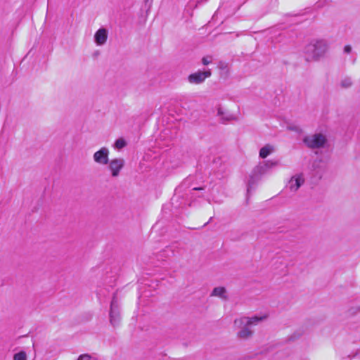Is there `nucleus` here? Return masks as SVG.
Here are the masks:
<instances>
[{"label": "nucleus", "instance_id": "nucleus-1", "mask_svg": "<svg viewBox=\"0 0 360 360\" xmlns=\"http://www.w3.org/2000/svg\"><path fill=\"white\" fill-rule=\"evenodd\" d=\"M327 48V44L323 40H319L309 44L304 49L306 60H318L324 55Z\"/></svg>", "mask_w": 360, "mask_h": 360}, {"label": "nucleus", "instance_id": "nucleus-2", "mask_svg": "<svg viewBox=\"0 0 360 360\" xmlns=\"http://www.w3.org/2000/svg\"><path fill=\"white\" fill-rule=\"evenodd\" d=\"M303 143L311 149L323 148L327 142L326 136L322 134H315L303 138Z\"/></svg>", "mask_w": 360, "mask_h": 360}, {"label": "nucleus", "instance_id": "nucleus-3", "mask_svg": "<svg viewBox=\"0 0 360 360\" xmlns=\"http://www.w3.org/2000/svg\"><path fill=\"white\" fill-rule=\"evenodd\" d=\"M109 316L111 325L114 327L118 326L121 320V316L120 304L116 294L113 295L111 300Z\"/></svg>", "mask_w": 360, "mask_h": 360}, {"label": "nucleus", "instance_id": "nucleus-4", "mask_svg": "<svg viewBox=\"0 0 360 360\" xmlns=\"http://www.w3.org/2000/svg\"><path fill=\"white\" fill-rule=\"evenodd\" d=\"M212 75V72L210 70H207L205 71L198 70L196 72L191 74L188 80L191 84H199L202 83L206 78L210 77Z\"/></svg>", "mask_w": 360, "mask_h": 360}, {"label": "nucleus", "instance_id": "nucleus-5", "mask_svg": "<svg viewBox=\"0 0 360 360\" xmlns=\"http://www.w3.org/2000/svg\"><path fill=\"white\" fill-rule=\"evenodd\" d=\"M124 160L122 158L112 159L108 162V167L111 172V175L113 177L119 176L120 171L124 166Z\"/></svg>", "mask_w": 360, "mask_h": 360}, {"label": "nucleus", "instance_id": "nucleus-6", "mask_svg": "<svg viewBox=\"0 0 360 360\" xmlns=\"http://www.w3.org/2000/svg\"><path fill=\"white\" fill-rule=\"evenodd\" d=\"M266 318V316H255L251 318L248 317H242L238 319H236L234 321V324L237 327H240L242 325H248L250 326L251 325H256L259 321L264 320Z\"/></svg>", "mask_w": 360, "mask_h": 360}, {"label": "nucleus", "instance_id": "nucleus-7", "mask_svg": "<svg viewBox=\"0 0 360 360\" xmlns=\"http://www.w3.org/2000/svg\"><path fill=\"white\" fill-rule=\"evenodd\" d=\"M277 165V161L268 160L262 162L255 167L253 173H255V175L261 176L262 175L266 174L271 168L276 166Z\"/></svg>", "mask_w": 360, "mask_h": 360}, {"label": "nucleus", "instance_id": "nucleus-8", "mask_svg": "<svg viewBox=\"0 0 360 360\" xmlns=\"http://www.w3.org/2000/svg\"><path fill=\"white\" fill-rule=\"evenodd\" d=\"M108 155V148L103 147L94 154L93 158L96 163L104 165H107L109 162Z\"/></svg>", "mask_w": 360, "mask_h": 360}, {"label": "nucleus", "instance_id": "nucleus-9", "mask_svg": "<svg viewBox=\"0 0 360 360\" xmlns=\"http://www.w3.org/2000/svg\"><path fill=\"white\" fill-rule=\"evenodd\" d=\"M304 179L302 174H296L292 176L288 182V187L291 191H297L304 184Z\"/></svg>", "mask_w": 360, "mask_h": 360}, {"label": "nucleus", "instance_id": "nucleus-10", "mask_svg": "<svg viewBox=\"0 0 360 360\" xmlns=\"http://www.w3.org/2000/svg\"><path fill=\"white\" fill-rule=\"evenodd\" d=\"M108 38V31L105 28H100L94 35L95 42L98 45H103Z\"/></svg>", "mask_w": 360, "mask_h": 360}, {"label": "nucleus", "instance_id": "nucleus-11", "mask_svg": "<svg viewBox=\"0 0 360 360\" xmlns=\"http://www.w3.org/2000/svg\"><path fill=\"white\" fill-rule=\"evenodd\" d=\"M248 325H242L240 328L241 329L238 332V337L242 339H246L250 337L253 332L249 328Z\"/></svg>", "mask_w": 360, "mask_h": 360}, {"label": "nucleus", "instance_id": "nucleus-12", "mask_svg": "<svg viewBox=\"0 0 360 360\" xmlns=\"http://www.w3.org/2000/svg\"><path fill=\"white\" fill-rule=\"evenodd\" d=\"M226 290L224 287H216L213 289L211 295L221 297L224 300H227L226 295Z\"/></svg>", "mask_w": 360, "mask_h": 360}, {"label": "nucleus", "instance_id": "nucleus-13", "mask_svg": "<svg viewBox=\"0 0 360 360\" xmlns=\"http://www.w3.org/2000/svg\"><path fill=\"white\" fill-rule=\"evenodd\" d=\"M274 150V148L272 146L267 144L262 147L259 150V157L261 158H266L269 155H270L273 151Z\"/></svg>", "mask_w": 360, "mask_h": 360}, {"label": "nucleus", "instance_id": "nucleus-14", "mask_svg": "<svg viewBox=\"0 0 360 360\" xmlns=\"http://www.w3.org/2000/svg\"><path fill=\"white\" fill-rule=\"evenodd\" d=\"M259 178L258 175H255V173H253L252 175L250 176V179L247 184V193L248 194L250 193L252 188H253L254 186L257 184V182L259 181Z\"/></svg>", "mask_w": 360, "mask_h": 360}, {"label": "nucleus", "instance_id": "nucleus-15", "mask_svg": "<svg viewBox=\"0 0 360 360\" xmlns=\"http://www.w3.org/2000/svg\"><path fill=\"white\" fill-rule=\"evenodd\" d=\"M126 145V141L122 138L117 139L114 144L115 148L119 150L123 148Z\"/></svg>", "mask_w": 360, "mask_h": 360}, {"label": "nucleus", "instance_id": "nucleus-16", "mask_svg": "<svg viewBox=\"0 0 360 360\" xmlns=\"http://www.w3.org/2000/svg\"><path fill=\"white\" fill-rule=\"evenodd\" d=\"M13 360H27V354L24 351H20L13 356Z\"/></svg>", "mask_w": 360, "mask_h": 360}, {"label": "nucleus", "instance_id": "nucleus-17", "mask_svg": "<svg viewBox=\"0 0 360 360\" xmlns=\"http://www.w3.org/2000/svg\"><path fill=\"white\" fill-rule=\"evenodd\" d=\"M340 84L342 88L346 89V88H349L352 86V82L350 78L347 77L342 80Z\"/></svg>", "mask_w": 360, "mask_h": 360}, {"label": "nucleus", "instance_id": "nucleus-18", "mask_svg": "<svg viewBox=\"0 0 360 360\" xmlns=\"http://www.w3.org/2000/svg\"><path fill=\"white\" fill-rule=\"evenodd\" d=\"M217 114H218L219 116L221 117V119L223 120H225V121L231 120L233 118L232 115H228V116H226V117L224 116V113L222 111V109L221 108H218Z\"/></svg>", "mask_w": 360, "mask_h": 360}, {"label": "nucleus", "instance_id": "nucleus-19", "mask_svg": "<svg viewBox=\"0 0 360 360\" xmlns=\"http://www.w3.org/2000/svg\"><path fill=\"white\" fill-rule=\"evenodd\" d=\"M302 335V332L297 331L290 338V340H295L299 338L300 337H301Z\"/></svg>", "mask_w": 360, "mask_h": 360}, {"label": "nucleus", "instance_id": "nucleus-20", "mask_svg": "<svg viewBox=\"0 0 360 360\" xmlns=\"http://www.w3.org/2000/svg\"><path fill=\"white\" fill-rule=\"evenodd\" d=\"M210 58H211V57H210V56L203 57L202 59V63L204 65H207L208 64H210L212 62Z\"/></svg>", "mask_w": 360, "mask_h": 360}, {"label": "nucleus", "instance_id": "nucleus-21", "mask_svg": "<svg viewBox=\"0 0 360 360\" xmlns=\"http://www.w3.org/2000/svg\"><path fill=\"white\" fill-rule=\"evenodd\" d=\"M91 356L88 354L80 355V359L83 360H91Z\"/></svg>", "mask_w": 360, "mask_h": 360}, {"label": "nucleus", "instance_id": "nucleus-22", "mask_svg": "<svg viewBox=\"0 0 360 360\" xmlns=\"http://www.w3.org/2000/svg\"><path fill=\"white\" fill-rule=\"evenodd\" d=\"M352 51V47L349 45H346L344 48V52L346 53H349Z\"/></svg>", "mask_w": 360, "mask_h": 360}, {"label": "nucleus", "instance_id": "nucleus-23", "mask_svg": "<svg viewBox=\"0 0 360 360\" xmlns=\"http://www.w3.org/2000/svg\"><path fill=\"white\" fill-rule=\"evenodd\" d=\"M193 191H202L204 190V187H194L193 188Z\"/></svg>", "mask_w": 360, "mask_h": 360}, {"label": "nucleus", "instance_id": "nucleus-24", "mask_svg": "<svg viewBox=\"0 0 360 360\" xmlns=\"http://www.w3.org/2000/svg\"><path fill=\"white\" fill-rule=\"evenodd\" d=\"M212 217H211V218H210L209 221H208V222H207V223L205 224V226L207 224H208V223L212 220Z\"/></svg>", "mask_w": 360, "mask_h": 360}, {"label": "nucleus", "instance_id": "nucleus-25", "mask_svg": "<svg viewBox=\"0 0 360 360\" xmlns=\"http://www.w3.org/2000/svg\"><path fill=\"white\" fill-rule=\"evenodd\" d=\"M315 166H316V162H314V163L313 164V167H315Z\"/></svg>", "mask_w": 360, "mask_h": 360}, {"label": "nucleus", "instance_id": "nucleus-26", "mask_svg": "<svg viewBox=\"0 0 360 360\" xmlns=\"http://www.w3.org/2000/svg\"><path fill=\"white\" fill-rule=\"evenodd\" d=\"M77 360H83L80 359V356L78 357Z\"/></svg>", "mask_w": 360, "mask_h": 360}]
</instances>
